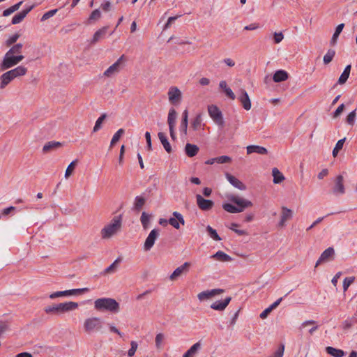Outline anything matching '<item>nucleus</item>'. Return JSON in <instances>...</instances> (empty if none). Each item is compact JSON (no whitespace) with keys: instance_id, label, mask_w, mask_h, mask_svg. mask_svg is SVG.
Listing matches in <instances>:
<instances>
[{"instance_id":"f257e3e1","label":"nucleus","mask_w":357,"mask_h":357,"mask_svg":"<svg viewBox=\"0 0 357 357\" xmlns=\"http://www.w3.org/2000/svg\"><path fill=\"white\" fill-rule=\"evenodd\" d=\"M228 199L235 204L236 206H234L229 203H225L222 204V208L227 212L231 213H238L243 212L246 208L252 206V202L240 197L238 196L231 195L227 197Z\"/></svg>"},{"instance_id":"f03ea898","label":"nucleus","mask_w":357,"mask_h":357,"mask_svg":"<svg viewBox=\"0 0 357 357\" xmlns=\"http://www.w3.org/2000/svg\"><path fill=\"white\" fill-rule=\"evenodd\" d=\"M94 308L98 311H107L116 314L120 311V305L114 298H100L94 301Z\"/></svg>"},{"instance_id":"7ed1b4c3","label":"nucleus","mask_w":357,"mask_h":357,"mask_svg":"<svg viewBox=\"0 0 357 357\" xmlns=\"http://www.w3.org/2000/svg\"><path fill=\"white\" fill-rule=\"evenodd\" d=\"M121 227V215L114 217L110 223L101 229V237L104 239L111 238L116 234Z\"/></svg>"},{"instance_id":"20e7f679","label":"nucleus","mask_w":357,"mask_h":357,"mask_svg":"<svg viewBox=\"0 0 357 357\" xmlns=\"http://www.w3.org/2000/svg\"><path fill=\"white\" fill-rule=\"evenodd\" d=\"M78 307V303L73 301L61 303L59 304L47 306L45 308L47 314H61L69 311L74 310Z\"/></svg>"},{"instance_id":"39448f33","label":"nucleus","mask_w":357,"mask_h":357,"mask_svg":"<svg viewBox=\"0 0 357 357\" xmlns=\"http://www.w3.org/2000/svg\"><path fill=\"white\" fill-rule=\"evenodd\" d=\"M24 56L22 54L13 55L10 54L6 53L2 61V63H1L0 68L1 70L9 69L18 64L20 61H22L24 59Z\"/></svg>"},{"instance_id":"423d86ee","label":"nucleus","mask_w":357,"mask_h":357,"mask_svg":"<svg viewBox=\"0 0 357 357\" xmlns=\"http://www.w3.org/2000/svg\"><path fill=\"white\" fill-rule=\"evenodd\" d=\"M102 327V322L99 317H90L85 319L84 323V331L87 333L100 331Z\"/></svg>"},{"instance_id":"0eeeda50","label":"nucleus","mask_w":357,"mask_h":357,"mask_svg":"<svg viewBox=\"0 0 357 357\" xmlns=\"http://www.w3.org/2000/svg\"><path fill=\"white\" fill-rule=\"evenodd\" d=\"M208 112L210 117L220 127L222 128L225 125L223 116L220 109L216 105H210L208 107Z\"/></svg>"},{"instance_id":"6e6552de","label":"nucleus","mask_w":357,"mask_h":357,"mask_svg":"<svg viewBox=\"0 0 357 357\" xmlns=\"http://www.w3.org/2000/svg\"><path fill=\"white\" fill-rule=\"evenodd\" d=\"M123 61L124 55H122L104 72L103 75L111 77L119 73L123 67Z\"/></svg>"},{"instance_id":"1a4fd4ad","label":"nucleus","mask_w":357,"mask_h":357,"mask_svg":"<svg viewBox=\"0 0 357 357\" xmlns=\"http://www.w3.org/2000/svg\"><path fill=\"white\" fill-rule=\"evenodd\" d=\"M158 236H159V229H152L145 240L144 245V249L146 251L150 250L153 248V246L155 243V241L158 238Z\"/></svg>"},{"instance_id":"9d476101","label":"nucleus","mask_w":357,"mask_h":357,"mask_svg":"<svg viewBox=\"0 0 357 357\" xmlns=\"http://www.w3.org/2000/svg\"><path fill=\"white\" fill-rule=\"evenodd\" d=\"M168 98L171 104L176 105L181 99V92L176 86H172L168 91Z\"/></svg>"},{"instance_id":"9b49d317","label":"nucleus","mask_w":357,"mask_h":357,"mask_svg":"<svg viewBox=\"0 0 357 357\" xmlns=\"http://www.w3.org/2000/svg\"><path fill=\"white\" fill-rule=\"evenodd\" d=\"M190 267V263L185 262L174 271V272L169 275V280L171 281H174L181 275L186 274L189 271Z\"/></svg>"},{"instance_id":"f8f14e48","label":"nucleus","mask_w":357,"mask_h":357,"mask_svg":"<svg viewBox=\"0 0 357 357\" xmlns=\"http://www.w3.org/2000/svg\"><path fill=\"white\" fill-rule=\"evenodd\" d=\"M196 201L199 208L204 211L211 210L214 206L212 200L206 199L200 195H196Z\"/></svg>"},{"instance_id":"ddd939ff","label":"nucleus","mask_w":357,"mask_h":357,"mask_svg":"<svg viewBox=\"0 0 357 357\" xmlns=\"http://www.w3.org/2000/svg\"><path fill=\"white\" fill-rule=\"evenodd\" d=\"M224 292V289H213L211 290H206L200 292L197 295V298L200 301L209 299L216 295H219Z\"/></svg>"},{"instance_id":"4468645a","label":"nucleus","mask_w":357,"mask_h":357,"mask_svg":"<svg viewBox=\"0 0 357 357\" xmlns=\"http://www.w3.org/2000/svg\"><path fill=\"white\" fill-rule=\"evenodd\" d=\"M334 255L335 250L333 248H328L321 253L319 259L316 262L315 267H317L319 264H321L323 262H326L332 259L333 258Z\"/></svg>"},{"instance_id":"2eb2a0df","label":"nucleus","mask_w":357,"mask_h":357,"mask_svg":"<svg viewBox=\"0 0 357 357\" xmlns=\"http://www.w3.org/2000/svg\"><path fill=\"white\" fill-rule=\"evenodd\" d=\"M173 218H170L169 220H168V223L169 225H171L173 227H174L175 229H179L180 227V225L179 223H181V225H185V220H184V218L183 217V215L177 212V211H174L173 213Z\"/></svg>"},{"instance_id":"dca6fc26","label":"nucleus","mask_w":357,"mask_h":357,"mask_svg":"<svg viewBox=\"0 0 357 357\" xmlns=\"http://www.w3.org/2000/svg\"><path fill=\"white\" fill-rule=\"evenodd\" d=\"M281 209H282L281 218H280V220L278 223V226L280 227H283L285 226L286 222L292 218L293 211L291 209H289L285 206H282L281 208Z\"/></svg>"},{"instance_id":"f3484780","label":"nucleus","mask_w":357,"mask_h":357,"mask_svg":"<svg viewBox=\"0 0 357 357\" xmlns=\"http://www.w3.org/2000/svg\"><path fill=\"white\" fill-rule=\"evenodd\" d=\"M238 100L243 105V107L245 110H250L251 108V101L249 98L248 93L244 89L240 90V95L238 96Z\"/></svg>"},{"instance_id":"a211bd4d","label":"nucleus","mask_w":357,"mask_h":357,"mask_svg":"<svg viewBox=\"0 0 357 357\" xmlns=\"http://www.w3.org/2000/svg\"><path fill=\"white\" fill-rule=\"evenodd\" d=\"M226 178L227 181L235 188L241 190H245L246 189L245 185L241 182L239 179L232 176L231 174L227 173Z\"/></svg>"},{"instance_id":"6ab92c4d","label":"nucleus","mask_w":357,"mask_h":357,"mask_svg":"<svg viewBox=\"0 0 357 357\" xmlns=\"http://www.w3.org/2000/svg\"><path fill=\"white\" fill-rule=\"evenodd\" d=\"M231 300V297H227L223 301H217L211 305V307L215 310L222 311L227 307Z\"/></svg>"},{"instance_id":"aec40b11","label":"nucleus","mask_w":357,"mask_h":357,"mask_svg":"<svg viewBox=\"0 0 357 357\" xmlns=\"http://www.w3.org/2000/svg\"><path fill=\"white\" fill-rule=\"evenodd\" d=\"M343 176L342 175H338L336 177L335 186L333 187V193L334 194H344L345 192L344 186L343 183Z\"/></svg>"},{"instance_id":"412c9836","label":"nucleus","mask_w":357,"mask_h":357,"mask_svg":"<svg viewBox=\"0 0 357 357\" xmlns=\"http://www.w3.org/2000/svg\"><path fill=\"white\" fill-rule=\"evenodd\" d=\"M247 154L250 155L253 153L259 155H266L268 153V151L265 147L258 145H249L246 147Z\"/></svg>"},{"instance_id":"4be33fe9","label":"nucleus","mask_w":357,"mask_h":357,"mask_svg":"<svg viewBox=\"0 0 357 357\" xmlns=\"http://www.w3.org/2000/svg\"><path fill=\"white\" fill-rule=\"evenodd\" d=\"M33 6H31L26 9L17 13L12 19V24H17L20 23L26 15L33 9Z\"/></svg>"},{"instance_id":"5701e85b","label":"nucleus","mask_w":357,"mask_h":357,"mask_svg":"<svg viewBox=\"0 0 357 357\" xmlns=\"http://www.w3.org/2000/svg\"><path fill=\"white\" fill-rule=\"evenodd\" d=\"M289 74L284 70H278L275 72L273 76V79L275 82H281L288 79Z\"/></svg>"},{"instance_id":"b1692460","label":"nucleus","mask_w":357,"mask_h":357,"mask_svg":"<svg viewBox=\"0 0 357 357\" xmlns=\"http://www.w3.org/2000/svg\"><path fill=\"white\" fill-rule=\"evenodd\" d=\"M8 72L11 75L13 78L15 79L18 77L25 75L27 73V68L23 66H20L14 69L8 70Z\"/></svg>"},{"instance_id":"393cba45","label":"nucleus","mask_w":357,"mask_h":357,"mask_svg":"<svg viewBox=\"0 0 357 357\" xmlns=\"http://www.w3.org/2000/svg\"><path fill=\"white\" fill-rule=\"evenodd\" d=\"M231 161V158L227 155H222L213 158L208 159L205 162L206 165H213L215 162H218L220 164H224L230 162Z\"/></svg>"},{"instance_id":"a878e982","label":"nucleus","mask_w":357,"mask_h":357,"mask_svg":"<svg viewBox=\"0 0 357 357\" xmlns=\"http://www.w3.org/2000/svg\"><path fill=\"white\" fill-rule=\"evenodd\" d=\"M14 79L11 76V75L9 73L8 71L3 73L0 76V89H3L6 87L7 85H8Z\"/></svg>"},{"instance_id":"bb28decb","label":"nucleus","mask_w":357,"mask_h":357,"mask_svg":"<svg viewBox=\"0 0 357 357\" xmlns=\"http://www.w3.org/2000/svg\"><path fill=\"white\" fill-rule=\"evenodd\" d=\"M185 151L188 157H194L197 154L199 147L195 144L187 143L185 147Z\"/></svg>"},{"instance_id":"cd10ccee","label":"nucleus","mask_w":357,"mask_h":357,"mask_svg":"<svg viewBox=\"0 0 357 357\" xmlns=\"http://www.w3.org/2000/svg\"><path fill=\"white\" fill-rule=\"evenodd\" d=\"M61 146V144L59 142L51 141L46 143L43 148V152L46 153L51 151L55 150Z\"/></svg>"},{"instance_id":"c85d7f7f","label":"nucleus","mask_w":357,"mask_h":357,"mask_svg":"<svg viewBox=\"0 0 357 357\" xmlns=\"http://www.w3.org/2000/svg\"><path fill=\"white\" fill-rule=\"evenodd\" d=\"M158 138H159L161 144H162L164 149H165V151L167 153H171L172 152V147H171V145L169 143L167 137H166L165 133H163L162 132H160L158 134Z\"/></svg>"},{"instance_id":"c756f323","label":"nucleus","mask_w":357,"mask_h":357,"mask_svg":"<svg viewBox=\"0 0 357 357\" xmlns=\"http://www.w3.org/2000/svg\"><path fill=\"white\" fill-rule=\"evenodd\" d=\"M177 113L174 108H172L169 111L168 117H167V123L169 125V128H174L176 125V119Z\"/></svg>"},{"instance_id":"7c9ffc66","label":"nucleus","mask_w":357,"mask_h":357,"mask_svg":"<svg viewBox=\"0 0 357 357\" xmlns=\"http://www.w3.org/2000/svg\"><path fill=\"white\" fill-rule=\"evenodd\" d=\"M211 258L215 259L220 261H231V257L227 254L225 253L222 251H218L215 254L211 257Z\"/></svg>"},{"instance_id":"2f4dec72","label":"nucleus","mask_w":357,"mask_h":357,"mask_svg":"<svg viewBox=\"0 0 357 357\" xmlns=\"http://www.w3.org/2000/svg\"><path fill=\"white\" fill-rule=\"evenodd\" d=\"M326 352L333 357H343L345 353L343 350L336 349L332 347H327L326 348Z\"/></svg>"},{"instance_id":"473e14b6","label":"nucleus","mask_w":357,"mask_h":357,"mask_svg":"<svg viewBox=\"0 0 357 357\" xmlns=\"http://www.w3.org/2000/svg\"><path fill=\"white\" fill-rule=\"evenodd\" d=\"M272 175L273 176V183L275 184L280 183L284 180V175L276 167L272 169Z\"/></svg>"},{"instance_id":"72a5a7b5","label":"nucleus","mask_w":357,"mask_h":357,"mask_svg":"<svg viewBox=\"0 0 357 357\" xmlns=\"http://www.w3.org/2000/svg\"><path fill=\"white\" fill-rule=\"evenodd\" d=\"M356 323H357V314H355L353 317L347 319L342 323V328L344 330H348L350 328H351Z\"/></svg>"},{"instance_id":"f704fd0d","label":"nucleus","mask_w":357,"mask_h":357,"mask_svg":"<svg viewBox=\"0 0 357 357\" xmlns=\"http://www.w3.org/2000/svg\"><path fill=\"white\" fill-rule=\"evenodd\" d=\"M201 348L199 342L194 344L183 355V357H192Z\"/></svg>"},{"instance_id":"c9c22d12","label":"nucleus","mask_w":357,"mask_h":357,"mask_svg":"<svg viewBox=\"0 0 357 357\" xmlns=\"http://www.w3.org/2000/svg\"><path fill=\"white\" fill-rule=\"evenodd\" d=\"M107 30V27L104 26V27L100 29L99 30H98L97 31H96L95 33L93 34V37L91 43H97L101 38H102L106 34Z\"/></svg>"},{"instance_id":"e433bc0d","label":"nucleus","mask_w":357,"mask_h":357,"mask_svg":"<svg viewBox=\"0 0 357 357\" xmlns=\"http://www.w3.org/2000/svg\"><path fill=\"white\" fill-rule=\"evenodd\" d=\"M344 27V24H340L335 29V33H333L332 38L331 40V44L332 45H335L336 44L337 40L342 32L343 28Z\"/></svg>"},{"instance_id":"4c0bfd02","label":"nucleus","mask_w":357,"mask_h":357,"mask_svg":"<svg viewBox=\"0 0 357 357\" xmlns=\"http://www.w3.org/2000/svg\"><path fill=\"white\" fill-rule=\"evenodd\" d=\"M146 202V199L142 196H137L135 198L134 202V209L136 211H140Z\"/></svg>"},{"instance_id":"58836bf2","label":"nucleus","mask_w":357,"mask_h":357,"mask_svg":"<svg viewBox=\"0 0 357 357\" xmlns=\"http://www.w3.org/2000/svg\"><path fill=\"white\" fill-rule=\"evenodd\" d=\"M191 126L195 130H199L202 126V119L201 114H197L192 120Z\"/></svg>"},{"instance_id":"ea45409f","label":"nucleus","mask_w":357,"mask_h":357,"mask_svg":"<svg viewBox=\"0 0 357 357\" xmlns=\"http://www.w3.org/2000/svg\"><path fill=\"white\" fill-rule=\"evenodd\" d=\"M125 130L123 128L119 129L115 134L113 135L110 142V148H112L120 139V137L124 134Z\"/></svg>"},{"instance_id":"a19ab883","label":"nucleus","mask_w":357,"mask_h":357,"mask_svg":"<svg viewBox=\"0 0 357 357\" xmlns=\"http://www.w3.org/2000/svg\"><path fill=\"white\" fill-rule=\"evenodd\" d=\"M107 117L106 114H102L96 121L95 126L93 128V132H98L102 127V123L105 121V119Z\"/></svg>"},{"instance_id":"79ce46f5","label":"nucleus","mask_w":357,"mask_h":357,"mask_svg":"<svg viewBox=\"0 0 357 357\" xmlns=\"http://www.w3.org/2000/svg\"><path fill=\"white\" fill-rule=\"evenodd\" d=\"M346 137H344L343 139H341L337 141V142L335 144V146L334 147L333 150V156L336 157L339 153V151L342 149L344 143L345 142Z\"/></svg>"},{"instance_id":"37998d69","label":"nucleus","mask_w":357,"mask_h":357,"mask_svg":"<svg viewBox=\"0 0 357 357\" xmlns=\"http://www.w3.org/2000/svg\"><path fill=\"white\" fill-rule=\"evenodd\" d=\"M22 43H17L14 45L6 53L10 54L13 55L15 54H20L22 53Z\"/></svg>"},{"instance_id":"c03bdc74","label":"nucleus","mask_w":357,"mask_h":357,"mask_svg":"<svg viewBox=\"0 0 357 357\" xmlns=\"http://www.w3.org/2000/svg\"><path fill=\"white\" fill-rule=\"evenodd\" d=\"M335 54V52L334 50L330 49L328 50L326 54L324 56V63L325 64H328L331 63L334 58Z\"/></svg>"},{"instance_id":"a18cd8bd","label":"nucleus","mask_w":357,"mask_h":357,"mask_svg":"<svg viewBox=\"0 0 357 357\" xmlns=\"http://www.w3.org/2000/svg\"><path fill=\"white\" fill-rule=\"evenodd\" d=\"M356 119V109L351 112L346 118V122L349 126H353L355 124Z\"/></svg>"},{"instance_id":"49530a36","label":"nucleus","mask_w":357,"mask_h":357,"mask_svg":"<svg viewBox=\"0 0 357 357\" xmlns=\"http://www.w3.org/2000/svg\"><path fill=\"white\" fill-rule=\"evenodd\" d=\"M206 231H207L208 235L210 236V237L211 238H213V240L218 241L221 240V238L218 234L216 230L214 229L213 228H212L211 226L208 225L206 227Z\"/></svg>"},{"instance_id":"de8ad7c7","label":"nucleus","mask_w":357,"mask_h":357,"mask_svg":"<svg viewBox=\"0 0 357 357\" xmlns=\"http://www.w3.org/2000/svg\"><path fill=\"white\" fill-rule=\"evenodd\" d=\"M121 261L120 258L116 259L110 266L104 271V274L114 273L117 268L118 263Z\"/></svg>"},{"instance_id":"09e8293b","label":"nucleus","mask_w":357,"mask_h":357,"mask_svg":"<svg viewBox=\"0 0 357 357\" xmlns=\"http://www.w3.org/2000/svg\"><path fill=\"white\" fill-rule=\"evenodd\" d=\"M140 220L142 222V225L143 226V228L144 229H146L148 228L149 222H150V215L147 214L146 212H143L142 213Z\"/></svg>"},{"instance_id":"8fccbe9b","label":"nucleus","mask_w":357,"mask_h":357,"mask_svg":"<svg viewBox=\"0 0 357 357\" xmlns=\"http://www.w3.org/2000/svg\"><path fill=\"white\" fill-rule=\"evenodd\" d=\"M165 340V335L163 333H158L155 336V347L157 349H160L162 347V342Z\"/></svg>"},{"instance_id":"3c124183","label":"nucleus","mask_w":357,"mask_h":357,"mask_svg":"<svg viewBox=\"0 0 357 357\" xmlns=\"http://www.w3.org/2000/svg\"><path fill=\"white\" fill-rule=\"evenodd\" d=\"M77 160L72 161L70 165L68 166L66 172H65V178H68L74 171L75 167L76 165Z\"/></svg>"},{"instance_id":"603ef678","label":"nucleus","mask_w":357,"mask_h":357,"mask_svg":"<svg viewBox=\"0 0 357 357\" xmlns=\"http://www.w3.org/2000/svg\"><path fill=\"white\" fill-rule=\"evenodd\" d=\"M67 291H68V295L72 296V295H75L77 294L88 292L89 291V289L85 287V288H81V289H70V290H67Z\"/></svg>"},{"instance_id":"864d4df0","label":"nucleus","mask_w":357,"mask_h":357,"mask_svg":"<svg viewBox=\"0 0 357 357\" xmlns=\"http://www.w3.org/2000/svg\"><path fill=\"white\" fill-rule=\"evenodd\" d=\"M58 11V9H53V10H50L47 12H46L45 13L43 14V15L42 16L40 20L42 22H44L47 20H48L49 18L53 17Z\"/></svg>"},{"instance_id":"5fc2aeb1","label":"nucleus","mask_w":357,"mask_h":357,"mask_svg":"<svg viewBox=\"0 0 357 357\" xmlns=\"http://www.w3.org/2000/svg\"><path fill=\"white\" fill-rule=\"evenodd\" d=\"M354 277H348L344 278L343 281L344 291H346L348 289L349 287L354 282Z\"/></svg>"},{"instance_id":"6e6d98bb","label":"nucleus","mask_w":357,"mask_h":357,"mask_svg":"<svg viewBox=\"0 0 357 357\" xmlns=\"http://www.w3.org/2000/svg\"><path fill=\"white\" fill-rule=\"evenodd\" d=\"M130 346H131V347L128 351V356L129 357H132L135 355V354L137 351V347H138V344L135 341H131Z\"/></svg>"},{"instance_id":"4d7b16f0","label":"nucleus","mask_w":357,"mask_h":357,"mask_svg":"<svg viewBox=\"0 0 357 357\" xmlns=\"http://www.w3.org/2000/svg\"><path fill=\"white\" fill-rule=\"evenodd\" d=\"M238 226L236 223H231L229 229L233 230L235 233L240 236L245 235L247 233L245 230L237 229V227Z\"/></svg>"},{"instance_id":"13d9d810","label":"nucleus","mask_w":357,"mask_h":357,"mask_svg":"<svg viewBox=\"0 0 357 357\" xmlns=\"http://www.w3.org/2000/svg\"><path fill=\"white\" fill-rule=\"evenodd\" d=\"M61 296H68V291L65 290V291H56L50 295V298L52 299H54L56 298L61 297Z\"/></svg>"},{"instance_id":"bf43d9fd","label":"nucleus","mask_w":357,"mask_h":357,"mask_svg":"<svg viewBox=\"0 0 357 357\" xmlns=\"http://www.w3.org/2000/svg\"><path fill=\"white\" fill-rule=\"evenodd\" d=\"M20 38V34L15 33L13 36H11L7 40H6V45L10 46L11 45L14 44Z\"/></svg>"},{"instance_id":"052dcab7","label":"nucleus","mask_w":357,"mask_h":357,"mask_svg":"<svg viewBox=\"0 0 357 357\" xmlns=\"http://www.w3.org/2000/svg\"><path fill=\"white\" fill-rule=\"evenodd\" d=\"M274 42L278 44L280 43L284 38V35L282 32H275L273 35Z\"/></svg>"},{"instance_id":"680f3d73","label":"nucleus","mask_w":357,"mask_h":357,"mask_svg":"<svg viewBox=\"0 0 357 357\" xmlns=\"http://www.w3.org/2000/svg\"><path fill=\"white\" fill-rule=\"evenodd\" d=\"M101 16V13L100 11L98 10V9H96L94 10L90 17H89V20H96L98 19H99Z\"/></svg>"},{"instance_id":"e2e57ef3","label":"nucleus","mask_w":357,"mask_h":357,"mask_svg":"<svg viewBox=\"0 0 357 357\" xmlns=\"http://www.w3.org/2000/svg\"><path fill=\"white\" fill-rule=\"evenodd\" d=\"M349 77V75L344 73V71L341 74L340 77L338 79V84H344L348 79Z\"/></svg>"},{"instance_id":"0e129e2a","label":"nucleus","mask_w":357,"mask_h":357,"mask_svg":"<svg viewBox=\"0 0 357 357\" xmlns=\"http://www.w3.org/2000/svg\"><path fill=\"white\" fill-rule=\"evenodd\" d=\"M344 109V105L343 103L339 105L336 110L334 112L333 114V118L335 119L338 117L340 115V114L343 112Z\"/></svg>"},{"instance_id":"69168bd1","label":"nucleus","mask_w":357,"mask_h":357,"mask_svg":"<svg viewBox=\"0 0 357 357\" xmlns=\"http://www.w3.org/2000/svg\"><path fill=\"white\" fill-rule=\"evenodd\" d=\"M284 345H281V347L274 352V354L270 357H282L284 354Z\"/></svg>"},{"instance_id":"338daca9","label":"nucleus","mask_w":357,"mask_h":357,"mask_svg":"<svg viewBox=\"0 0 357 357\" xmlns=\"http://www.w3.org/2000/svg\"><path fill=\"white\" fill-rule=\"evenodd\" d=\"M181 15L169 17L167 23L165 24L163 27V30L167 29L171 26L172 23L174 22Z\"/></svg>"},{"instance_id":"774afa93","label":"nucleus","mask_w":357,"mask_h":357,"mask_svg":"<svg viewBox=\"0 0 357 357\" xmlns=\"http://www.w3.org/2000/svg\"><path fill=\"white\" fill-rule=\"evenodd\" d=\"M8 329V324L6 321H0V335Z\"/></svg>"}]
</instances>
